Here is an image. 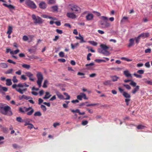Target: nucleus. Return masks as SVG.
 <instances>
[{"label":"nucleus","instance_id":"56","mask_svg":"<svg viewBox=\"0 0 152 152\" xmlns=\"http://www.w3.org/2000/svg\"><path fill=\"white\" fill-rule=\"evenodd\" d=\"M91 55L92 54L91 53H89L87 54V61H89L91 60L89 57L91 56Z\"/></svg>","mask_w":152,"mask_h":152},{"label":"nucleus","instance_id":"29","mask_svg":"<svg viewBox=\"0 0 152 152\" xmlns=\"http://www.w3.org/2000/svg\"><path fill=\"white\" fill-rule=\"evenodd\" d=\"M6 85H7V86H10L12 85V81H11V80L10 79H7L6 80Z\"/></svg>","mask_w":152,"mask_h":152},{"label":"nucleus","instance_id":"58","mask_svg":"<svg viewBox=\"0 0 152 152\" xmlns=\"http://www.w3.org/2000/svg\"><path fill=\"white\" fill-rule=\"evenodd\" d=\"M59 125H60V124H59V123H55L53 124V126L54 128H56L57 126H58Z\"/></svg>","mask_w":152,"mask_h":152},{"label":"nucleus","instance_id":"17","mask_svg":"<svg viewBox=\"0 0 152 152\" xmlns=\"http://www.w3.org/2000/svg\"><path fill=\"white\" fill-rule=\"evenodd\" d=\"M133 87H135V88L132 90V91H131V93L133 94H134L138 91V90H139L140 86H133Z\"/></svg>","mask_w":152,"mask_h":152},{"label":"nucleus","instance_id":"30","mask_svg":"<svg viewBox=\"0 0 152 152\" xmlns=\"http://www.w3.org/2000/svg\"><path fill=\"white\" fill-rule=\"evenodd\" d=\"M0 66L3 68H6L7 67V64L5 63H0Z\"/></svg>","mask_w":152,"mask_h":152},{"label":"nucleus","instance_id":"43","mask_svg":"<svg viewBox=\"0 0 152 152\" xmlns=\"http://www.w3.org/2000/svg\"><path fill=\"white\" fill-rule=\"evenodd\" d=\"M41 108L43 111L45 112L47 110V108H46V107L45 106L43 105H41Z\"/></svg>","mask_w":152,"mask_h":152},{"label":"nucleus","instance_id":"41","mask_svg":"<svg viewBox=\"0 0 152 152\" xmlns=\"http://www.w3.org/2000/svg\"><path fill=\"white\" fill-rule=\"evenodd\" d=\"M145 126L142 125H139L137 126V128L138 129H143Z\"/></svg>","mask_w":152,"mask_h":152},{"label":"nucleus","instance_id":"11","mask_svg":"<svg viewBox=\"0 0 152 152\" xmlns=\"http://www.w3.org/2000/svg\"><path fill=\"white\" fill-rule=\"evenodd\" d=\"M68 8L70 9V10H78L80 8L77 5L74 4H69L68 6Z\"/></svg>","mask_w":152,"mask_h":152},{"label":"nucleus","instance_id":"28","mask_svg":"<svg viewBox=\"0 0 152 152\" xmlns=\"http://www.w3.org/2000/svg\"><path fill=\"white\" fill-rule=\"evenodd\" d=\"M110 77H111L112 80L113 82L116 81L119 79V77L115 75L112 76Z\"/></svg>","mask_w":152,"mask_h":152},{"label":"nucleus","instance_id":"34","mask_svg":"<svg viewBox=\"0 0 152 152\" xmlns=\"http://www.w3.org/2000/svg\"><path fill=\"white\" fill-rule=\"evenodd\" d=\"M56 3V0H49L48 1V4H54Z\"/></svg>","mask_w":152,"mask_h":152},{"label":"nucleus","instance_id":"61","mask_svg":"<svg viewBox=\"0 0 152 152\" xmlns=\"http://www.w3.org/2000/svg\"><path fill=\"white\" fill-rule=\"evenodd\" d=\"M58 61L62 62H64L66 61V60L64 58H58Z\"/></svg>","mask_w":152,"mask_h":152},{"label":"nucleus","instance_id":"59","mask_svg":"<svg viewBox=\"0 0 152 152\" xmlns=\"http://www.w3.org/2000/svg\"><path fill=\"white\" fill-rule=\"evenodd\" d=\"M7 62L13 64H15V62H14L13 61H12V60L10 59H8L7 60Z\"/></svg>","mask_w":152,"mask_h":152},{"label":"nucleus","instance_id":"36","mask_svg":"<svg viewBox=\"0 0 152 152\" xmlns=\"http://www.w3.org/2000/svg\"><path fill=\"white\" fill-rule=\"evenodd\" d=\"M99 53H102L105 56H109V54H110L109 52L107 50H104V52Z\"/></svg>","mask_w":152,"mask_h":152},{"label":"nucleus","instance_id":"32","mask_svg":"<svg viewBox=\"0 0 152 152\" xmlns=\"http://www.w3.org/2000/svg\"><path fill=\"white\" fill-rule=\"evenodd\" d=\"M56 95L58 96V98L61 99H64V98H64L63 95L61 94L60 93H56Z\"/></svg>","mask_w":152,"mask_h":152},{"label":"nucleus","instance_id":"25","mask_svg":"<svg viewBox=\"0 0 152 152\" xmlns=\"http://www.w3.org/2000/svg\"><path fill=\"white\" fill-rule=\"evenodd\" d=\"M12 32V27L11 26H9L8 27V30H7V33L8 34L10 35Z\"/></svg>","mask_w":152,"mask_h":152},{"label":"nucleus","instance_id":"7","mask_svg":"<svg viewBox=\"0 0 152 152\" xmlns=\"http://www.w3.org/2000/svg\"><path fill=\"white\" fill-rule=\"evenodd\" d=\"M26 4L28 7L32 9H35L37 6L31 0H26Z\"/></svg>","mask_w":152,"mask_h":152},{"label":"nucleus","instance_id":"15","mask_svg":"<svg viewBox=\"0 0 152 152\" xmlns=\"http://www.w3.org/2000/svg\"><path fill=\"white\" fill-rule=\"evenodd\" d=\"M149 33H142V34H140V35H139L138 37H137V38H145L148 37H149Z\"/></svg>","mask_w":152,"mask_h":152},{"label":"nucleus","instance_id":"48","mask_svg":"<svg viewBox=\"0 0 152 152\" xmlns=\"http://www.w3.org/2000/svg\"><path fill=\"white\" fill-rule=\"evenodd\" d=\"M95 61L96 62H98V63H100L101 62H105V61H104V60H103L97 59H95Z\"/></svg>","mask_w":152,"mask_h":152},{"label":"nucleus","instance_id":"23","mask_svg":"<svg viewBox=\"0 0 152 152\" xmlns=\"http://www.w3.org/2000/svg\"><path fill=\"white\" fill-rule=\"evenodd\" d=\"M75 38L77 39H80L81 40V42H85V41L83 40V37H82L81 35L79 34V37L77 36H75Z\"/></svg>","mask_w":152,"mask_h":152},{"label":"nucleus","instance_id":"47","mask_svg":"<svg viewBox=\"0 0 152 152\" xmlns=\"http://www.w3.org/2000/svg\"><path fill=\"white\" fill-rule=\"evenodd\" d=\"M16 121L18 122H23V121L20 117H18L16 118Z\"/></svg>","mask_w":152,"mask_h":152},{"label":"nucleus","instance_id":"27","mask_svg":"<svg viewBox=\"0 0 152 152\" xmlns=\"http://www.w3.org/2000/svg\"><path fill=\"white\" fill-rule=\"evenodd\" d=\"M111 80H106L105 81H104L103 84L105 86L110 85H111Z\"/></svg>","mask_w":152,"mask_h":152},{"label":"nucleus","instance_id":"8","mask_svg":"<svg viewBox=\"0 0 152 152\" xmlns=\"http://www.w3.org/2000/svg\"><path fill=\"white\" fill-rule=\"evenodd\" d=\"M122 95L124 97L126 98L125 99V102H126V105L128 106L129 105V102L130 101V98H131V96L129 94H128L126 92H124L122 93Z\"/></svg>","mask_w":152,"mask_h":152},{"label":"nucleus","instance_id":"52","mask_svg":"<svg viewBox=\"0 0 152 152\" xmlns=\"http://www.w3.org/2000/svg\"><path fill=\"white\" fill-rule=\"evenodd\" d=\"M144 73V71L142 70H139L137 71V73L140 75H142Z\"/></svg>","mask_w":152,"mask_h":152},{"label":"nucleus","instance_id":"16","mask_svg":"<svg viewBox=\"0 0 152 152\" xmlns=\"http://www.w3.org/2000/svg\"><path fill=\"white\" fill-rule=\"evenodd\" d=\"M66 16L69 18L73 19L75 18L76 17V15L73 13H68L66 14Z\"/></svg>","mask_w":152,"mask_h":152},{"label":"nucleus","instance_id":"33","mask_svg":"<svg viewBox=\"0 0 152 152\" xmlns=\"http://www.w3.org/2000/svg\"><path fill=\"white\" fill-rule=\"evenodd\" d=\"M88 42L94 46H96L97 45V43L94 41H89Z\"/></svg>","mask_w":152,"mask_h":152},{"label":"nucleus","instance_id":"20","mask_svg":"<svg viewBox=\"0 0 152 152\" xmlns=\"http://www.w3.org/2000/svg\"><path fill=\"white\" fill-rule=\"evenodd\" d=\"M45 96L43 97V99H47L51 96V95L50 94V93H49V92H46V93H45Z\"/></svg>","mask_w":152,"mask_h":152},{"label":"nucleus","instance_id":"21","mask_svg":"<svg viewBox=\"0 0 152 152\" xmlns=\"http://www.w3.org/2000/svg\"><path fill=\"white\" fill-rule=\"evenodd\" d=\"M134 45V39L133 38L129 40V44L128 45V47H130Z\"/></svg>","mask_w":152,"mask_h":152},{"label":"nucleus","instance_id":"6","mask_svg":"<svg viewBox=\"0 0 152 152\" xmlns=\"http://www.w3.org/2000/svg\"><path fill=\"white\" fill-rule=\"evenodd\" d=\"M31 18L34 21V23L35 24H41L43 23L44 20L38 16H36L35 15H31Z\"/></svg>","mask_w":152,"mask_h":152},{"label":"nucleus","instance_id":"39","mask_svg":"<svg viewBox=\"0 0 152 152\" xmlns=\"http://www.w3.org/2000/svg\"><path fill=\"white\" fill-rule=\"evenodd\" d=\"M64 95L66 96V98L64 99L69 100L70 99V96L67 94V93L64 92Z\"/></svg>","mask_w":152,"mask_h":152},{"label":"nucleus","instance_id":"60","mask_svg":"<svg viewBox=\"0 0 152 152\" xmlns=\"http://www.w3.org/2000/svg\"><path fill=\"white\" fill-rule=\"evenodd\" d=\"M56 32L57 33L59 34H62V30H59L58 29H56Z\"/></svg>","mask_w":152,"mask_h":152},{"label":"nucleus","instance_id":"62","mask_svg":"<svg viewBox=\"0 0 152 152\" xmlns=\"http://www.w3.org/2000/svg\"><path fill=\"white\" fill-rule=\"evenodd\" d=\"M140 38L135 37V38L134 39V40H135V42H136L137 44L138 43L139 41H140Z\"/></svg>","mask_w":152,"mask_h":152},{"label":"nucleus","instance_id":"50","mask_svg":"<svg viewBox=\"0 0 152 152\" xmlns=\"http://www.w3.org/2000/svg\"><path fill=\"white\" fill-rule=\"evenodd\" d=\"M12 81L14 83H17L18 82V80L16 78V77L14 76L13 77V79H12Z\"/></svg>","mask_w":152,"mask_h":152},{"label":"nucleus","instance_id":"42","mask_svg":"<svg viewBox=\"0 0 152 152\" xmlns=\"http://www.w3.org/2000/svg\"><path fill=\"white\" fill-rule=\"evenodd\" d=\"M13 71V69H10L7 70L6 72H5V74H11L12 72Z\"/></svg>","mask_w":152,"mask_h":152},{"label":"nucleus","instance_id":"12","mask_svg":"<svg viewBox=\"0 0 152 152\" xmlns=\"http://www.w3.org/2000/svg\"><path fill=\"white\" fill-rule=\"evenodd\" d=\"M124 82L126 83L131 82L130 83V85L132 87H135L136 86V83L130 80H124Z\"/></svg>","mask_w":152,"mask_h":152},{"label":"nucleus","instance_id":"35","mask_svg":"<svg viewBox=\"0 0 152 152\" xmlns=\"http://www.w3.org/2000/svg\"><path fill=\"white\" fill-rule=\"evenodd\" d=\"M41 115V113L39 111H37L35 112L34 114V116H40Z\"/></svg>","mask_w":152,"mask_h":152},{"label":"nucleus","instance_id":"26","mask_svg":"<svg viewBox=\"0 0 152 152\" xmlns=\"http://www.w3.org/2000/svg\"><path fill=\"white\" fill-rule=\"evenodd\" d=\"M21 66H22L23 68L27 70H28L30 68V65H29L23 64L21 65Z\"/></svg>","mask_w":152,"mask_h":152},{"label":"nucleus","instance_id":"22","mask_svg":"<svg viewBox=\"0 0 152 152\" xmlns=\"http://www.w3.org/2000/svg\"><path fill=\"white\" fill-rule=\"evenodd\" d=\"M100 47L104 50H107L109 49V47L104 44H102L100 45Z\"/></svg>","mask_w":152,"mask_h":152},{"label":"nucleus","instance_id":"31","mask_svg":"<svg viewBox=\"0 0 152 152\" xmlns=\"http://www.w3.org/2000/svg\"><path fill=\"white\" fill-rule=\"evenodd\" d=\"M144 82L145 83L149 85H152V80H147L146 79H144Z\"/></svg>","mask_w":152,"mask_h":152},{"label":"nucleus","instance_id":"64","mask_svg":"<svg viewBox=\"0 0 152 152\" xmlns=\"http://www.w3.org/2000/svg\"><path fill=\"white\" fill-rule=\"evenodd\" d=\"M94 65V63H91L89 64H86V65H85V66H86V67H87L89 66H93Z\"/></svg>","mask_w":152,"mask_h":152},{"label":"nucleus","instance_id":"2","mask_svg":"<svg viewBox=\"0 0 152 152\" xmlns=\"http://www.w3.org/2000/svg\"><path fill=\"white\" fill-rule=\"evenodd\" d=\"M29 86H28V85L26 84L25 83H19L18 84H13V85L12 86V88L15 89L17 92L20 93V94H23V92L26 91L27 88H25L21 89L20 88H23V87L28 88Z\"/></svg>","mask_w":152,"mask_h":152},{"label":"nucleus","instance_id":"24","mask_svg":"<svg viewBox=\"0 0 152 152\" xmlns=\"http://www.w3.org/2000/svg\"><path fill=\"white\" fill-rule=\"evenodd\" d=\"M3 5L5 7H7L10 9H13L15 8L14 6L11 4L7 5V4L4 3Z\"/></svg>","mask_w":152,"mask_h":152},{"label":"nucleus","instance_id":"1","mask_svg":"<svg viewBox=\"0 0 152 152\" xmlns=\"http://www.w3.org/2000/svg\"><path fill=\"white\" fill-rule=\"evenodd\" d=\"M0 112L5 115L10 116L13 115L11 108L6 104L0 103Z\"/></svg>","mask_w":152,"mask_h":152},{"label":"nucleus","instance_id":"19","mask_svg":"<svg viewBox=\"0 0 152 152\" xmlns=\"http://www.w3.org/2000/svg\"><path fill=\"white\" fill-rule=\"evenodd\" d=\"M124 75L127 77H132L131 74L129 73L127 70H126L124 72Z\"/></svg>","mask_w":152,"mask_h":152},{"label":"nucleus","instance_id":"53","mask_svg":"<svg viewBox=\"0 0 152 152\" xmlns=\"http://www.w3.org/2000/svg\"><path fill=\"white\" fill-rule=\"evenodd\" d=\"M88 124V121H82V123H81V124L83 126L86 125Z\"/></svg>","mask_w":152,"mask_h":152},{"label":"nucleus","instance_id":"40","mask_svg":"<svg viewBox=\"0 0 152 152\" xmlns=\"http://www.w3.org/2000/svg\"><path fill=\"white\" fill-rule=\"evenodd\" d=\"M1 89V91H0V92L2 94H3V92H2V91L5 92L7 91V87H2V88Z\"/></svg>","mask_w":152,"mask_h":152},{"label":"nucleus","instance_id":"37","mask_svg":"<svg viewBox=\"0 0 152 152\" xmlns=\"http://www.w3.org/2000/svg\"><path fill=\"white\" fill-rule=\"evenodd\" d=\"M23 99L26 100H28L30 99H32V98L30 97L29 96L25 95H23Z\"/></svg>","mask_w":152,"mask_h":152},{"label":"nucleus","instance_id":"13","mask_svg":"<svg viewBox=\"0 0 152 152\" xmlns=\"http://www.w3.org/2000/svg\"><path fill=\"white\" fill-rule=\"evenodd\" d=\"M47 4L45 3L44 1L41 2L39 4V7L41 9H44L46 8Z\"/></svg>","mask_w":152,"mask_h":152},{"label":"nucleus","instance_id":"10","mask_svg":"<svg viewBox=\"0 0 152 152\" xmlns=\"http://www.w3.org/2000/svg\"><path fill=\"white\" fill-rule=\"evenodd\" d=\"M82 98H83L84 99H88V98L86 97V94L83 93H81L80 94L77 95V99H78V100L80 101L81 100V99Z\"/></svg>","mask_w":152,"mask_h":152},{"label":"nucleus","instance_id":"38","mask_svg":"<svg viewBox=\"0 0 152 152\" xmlns=\"http://www.w3.org/2000/svg\"><path fill=\"white\" fill-rule=\"evenodd\" d=\"M48 83L47 80H45L44 81V83H43V88H46L47 87V84Z\"/></svg>","mask_w":152,"mask_h":152},{"label":"nucleus","instance_id":"49","mask_svg":"<svg viewBox=\"0 0 152 152\" xmlns=\"http://www.w3.org/2000/svg\"><path fill=\"white\" fill-rule=\"evenodd\" d=\"M125 20L128 21V17H123V18H122V19L121 20V23H123L124 22V21H125Z\"/></svg>","mask_w":152,"mask_h":152},{"label":"nucleus","instance_id":"44","mask_svg":"<svg viewBox=\"0 0 152 152\" xmlns=\"http://www.w3.org/2000/svg\"><path fill=\"white\" fill-rule=\"evenodd\" d=\"M123 86L127 90H130L131 89V87L128 84H124Z\"/></svg>","mask_w":152,"mask_h":152},{"label":"nucleus","instance_id":"55","mask_svg":"<svg viewBox=\"0 0 152 152\" xmlns=\"http://www.w3.org/2000/svg\"><path fill=\"white\" fill-rule=\"evenodd\" d=\"M144 52H145V53H150L151 52V49L150 48L146 49V50H145V51H144Z\"/></svg>","mask_w":152,"mask_h":152},{"label":"nucleus","instance_id":"57","mask_svg":"<svg viewBox=\"0 0 152 152\" xmlns=\"http://www.w3.org/2000/svg\"><path fill=\"white\" fill-rule=\"evenodd\" d=\"M58 55L60 57H64V53L63 52H60L58 53Z\"/></svg>","mask_w":152,"mask_h":152},{"label":"nucleus","instance_id":"4","mask_svg":"<svg viewBox=\"0 0 152 152\" xmlns=\"http://www.w3.org/2000/svg\"><path fill=\"white\" fill-rule=\"evenodd\" d=\"M24 109L25 110V111L23 110V109L22 108H21V107H20L19 108V110H19V112H20L22 113H24L25 112H27L29 110H30L29 112H28L26 113V115H32V113H34V109L32 108L31 107H29L28 108H27L26 107H24Z\"/></svg>","mask_w":152,"mask_h":152},{"label":"nucleus","instance_id":"51","mask_svg":"<svg viewBox=\"0 0 152 152\" xmlns=\"http://www.w3.org/2000/svg\"><path fill=\"white\" fill-rule=\"evenodd\" d=\"M20 79L22 80H25L27 79V78L24 75H22L21 76V77H20Z\"/></svg>","mask_w":152,"mask_h":152},{"label":"nucleus","instance_id":"63","mask_svg":"<svg viewBox=\"0 0 152 152\" xmlns=\"http://www.w3.org/2000/svg\"><path fill=\"white\" fill-rule=\"evenodd\" d=\"M144 65H145V67L148 68H150V64H149V62H148L146 63H145V64H144Z\"/></svg>","mask_w":152,"mask_h":152},{"label":"nucleus","instance_id":"5","mask_svg":"<svg viewBox=\"0 0 152 152\" xmlns=\"http://www.w3.org/2000/svg\"><path fill=\"white\" fill-rule=\"evenodd\" d=\"M36 77H37V85L38 86L39 88H40V87H41V83H42V81L43 80V76H42V74L40 72H37Z\"/></svg>","mask_w":152,"mask_h":152},{"label":"nucleus","instance_id":"46","mask_svg":"<svg viewBox=\"0 0 152 152\" xmlns=\"http://www.w3.org/2000/svg\"><path fill=\"white\" fill-rule=\"evenodd\" d=\"M98 103H94V104H87L86 105V106L87 107H91V106H95L98 105Z\"/></svg>","mask_w":152,"mask_h":152},{"label":"nucleus","instance_id":"54","mask_svg":"<svg viewBox=\"0 0 152 152\" xmlns=\"http://www.w3.org/2000/svg\"><path fill=\"white\" fill-rule=\"evenodd\" d=\"M28 37L26 35H24L23 36V41H26L28 40Z\"/></svg>","mask_w":152,"mask_h":152},{"label":"nucleus","instance_id":"18","mask_svg":"<svg viewBox=\"0 0 152 152\" xmlns=\"http://www.w3.org/2000/svg\"><path fill=\"white\" fill-rule=\"evenodd\" d=\"M93 15L91 14H88L87 16H86V20L87 21H90L92 20Z\"/></svg>","mask_w":152,"mask_h":152},{"label":"nucleus","instance_id":"45","mask_svg":"<svg viewBox=\"0 0 152 152\" xmlns=\"http://www.w3.org/2000/svg\"><path fill=\"white\" fill-rule=\"evenodd\" d=\"M133 75L137 78H141L142 77V76L141 75L137 74L136 73L134 74Z\"/></svg>","mask_w":152,"mask_h":152},{"label":"nucleus","instance_id":"9","mask_svg":"<svg viewBox=\"0 0 152 152\" xmlns=\"http://www.w3.org/2000/svg\"><path fill=\"white\" fill-rule=\"evenodd\" d=\"M25 75H26V76L29 77L30 81L32 82L34 81V79L33 78V76H34L33 74L29 72H28L25 73Z\"/></svg>","mask_w":152,"mask_h":152},{"label":"nucleus","instance_id":"3","mask_svg":"<svg viewBox=\"0 0 152 152\" xmlns=\"http://www.w3.org/2000/svg\"><path fill=\"white\" fill-rule=\"evenodd\" d=\"M102 20L99 21V24L102 26V28H106L110 26V24L107 22V18L105 16H102L100 17Z\"/></svg>","mask_w":152,"mask_h":152},{"label":"nucleus","instance_id":"14","mask_svg":"<svg viewBox=\"0 0 152 152\" xmlns=\"http://www.w3.org/2000/svg\"><path fill=\"white\" fill-rule=\"evenodd\" d=\"M70 111H71V112L73 113H78V114H79V115H83L85 114V113H84V112L81 113L80 112V111L78 109H76L75 110H72L71 109H70Z\"/></svg>","mask_w":152,"mask_h":152}]
</instances>
